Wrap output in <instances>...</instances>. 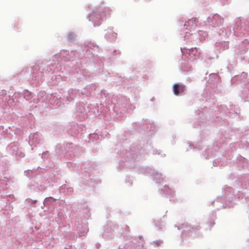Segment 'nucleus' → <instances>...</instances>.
<instances>
[{"instance_id": "nucleus-1", "label": "nucleus", "mask_w": 249, "mask_h": 249, "mask_svg": "<svg viewBox=\"0 0 249 249\" xmlns=\"http://www.w3.org/2000/svg\"><path fill=\"white\" fill-rule=\"evenodd\" d=\"M173 92L176 95L182 93L185 90V87L183 85L176 84L173 85Z\"/></svg>"}]
</instances>
